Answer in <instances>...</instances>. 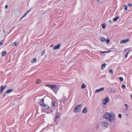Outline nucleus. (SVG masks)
<instances>
[{"instance_id":"obj_1","label":"nucleus","mask_w":132,"mask_h":132,"mask_svg":"<svg viewBox=\"0 0 132 132\" xmlns=\"http://www.w3.org/2000/svg\"><path fill=\"white\" fill-rule=\"evenodd\" d=\"M103 117L105 119H108L110 122H112L115 121V116L113 112L110 113L106 112L103 116Z\"/></svg>"},{"instance_id":"obj_2","label":"nucleus","mask_w":132,"mask_h":132,"mask_svg":"<svg viewBox=\"0 0 132 132\" xmlns=\"http://www.w3.org/2000/svg\"><path fill=\"white\" fill-rule=\"evenodd\" d=\"M60 118V116L59 117L58 115H55V117L54 119V125H56L59 122Z\"/></svg>"},{"instance_id":"obj_3","label":"nucleus","mask_w":132,"mask_h":132,"mask_svg":"<svg viewBox=\"0 0 132 132\" xmlns=\"http://www.w3.org/2000/svg\"><path fill=\"white\" fill-rule=\"evenodd\" d=\"M45 86L48 87L50 89H53L54 88H57V86L56 85H51L50 84H46Z\"/></svg>"},{"instance_id":"obj_4","label":"nucleus","mask_w":132,"mask_h":132,"mask_svg":"<svg viewBox=\"0 0 132 132\" xmlns=\"http://www.w3.org/2000/svg\"><path fill=\"white\" fill-rule=\"evenodd\" d=\"M7 87L6 85H5L4 86L3 85H2L0 89V94H1L3 92L4 90Z\"/></svg>"},{"instance_id":"obj_5","label":"nucleus","mask_w":132,"mask_h":132,"mask_svg":"<svg viewBox=\"0 0 132 132\" xmlns=\"http://www.w3.org/2000/svg\"><path fill=\"white\" fill-rule=\"evenodd\" d=\"M109 101V98L108 97H106L103 100V104L104 105H105L107 104Z\"/></svg>"},{"instance_id":"obj_6","label":"nucleus","mask_w":132,"mask_h":132,"mask_svg":"<svg viewBox=\"0 0 132 132\" xmlns=\"http://www.w3.org/2000/svg\"><path fill=\"white\" fill-rule=\"evenodd\" d=\"M67 100L66 97L64 95L62 97L59 99V102L62 103L64 101H66Z\"/></svg>"},{"instance_id":"obj_7","label":"nucleus","mask_w":132,"mask_h":132,"mask_svg":"<svg viewBox=\"0 0 132 132\" xmlns=\"http://www.w3.org/2000/svg\"><path fill=\"white\" fill-rule=\"evenodd\" d=\"M81 106V104L77 105L75 108L74 111L77 112H79V111L78 110L80 108Z\"/></svg>"},{"instance_id":"obj_8","label":"nucleus","mask_w":132,"mask_h":132,"mask_svg":"<svg viewBox=\"0 0 132 132\" xmlns=\"http://www.w3.org/2000/svg\"><path fill=\"white\" fill-rule=\"evenodd\" d=\"M61 44L60 43L58 44L56 46H54L53 47V49L54 50L59 49L60 48V46H61Z\"/></svg>"},{"instance_id":"obj_9","label":"nucleus","mask_w":132,"mask_h":132,"mask_svg":"<svg viewBox=\"0 0 132 132\" xmlns=\"http://www.w3.org/2000/svg\"><path fill=\"white\" fill-rule=\"evenodd\" d=\"M129 39L128 38H126L125 39H123L121 40L120 41V43L122 44L123 43H125L126 42H129Z\"/></svg>"},{"instance_id":"obj_10","label":"nucleus","mask_w":132,"mask_h":132,"mask_svg":"<svg viewBox=\"0 0 132 132\" xmlns=\"http://www.w3.org/2000/svg\"><path fill=\"white\" fill-rule=\"evenodd\" d=\"M104 87H102L101 88L96 90L95 92L97 93L102 91L104 89Z\"/></svg>"},{"instance_id":"obj_11","label":"nucleus","mask_w":132,"mask_h":132,"mask_svg":"<svg viewBox=\"0 0 132 132\" xmlns=\"http://www.w3.org/2000/svg\"><path fill=\"white\" fill-rule=\"evenodd\" d=\"M45 97H43L40 101V105L41 106H43L44 104V98Z\"/></svg>"},{"instance_id":"obj_12","label":"nucleus","mask_w":132,"mask_h":132,"mask_svg":"<svg viewBox=\"0 0 132 132\" xmlns=\"http://www.w3.org/2000/svg\"><path fill=\"white\" fill-rule=\"evenodd\" d=\"M102 126L105 127H108L109 125V123L108 122H103L102 123Z\"/></svg>"},{"instance_id":"obj_13","label":"nucleus","mask_w":132,"mask_h":132,"mask_svg":"<svg viewBox=\"0 0 132 132\" xmlns=\"http://www.w3.org/2000/svg\"><path fill=\"white\" fill-rule=\"evenodd\" d=\"M87 112V108L86 107H85L83 109L82 111V113H85Z\"/></svg>"},{"instance_id":"obj_14","label":"nucleus","mask_w":132,"mask_h":132,"mask_svg":"<svg viewBox=\"0 0 132 132\" xmlns=\"http://www.w3.org/2000/svg\"><path fill=\"white\" fill-rule=\"evenodd\" d=\"M42 106L44 108V109L45 110L48 109L50 108V107L49 106H48L47 105L45 104H44V105H43Z\"/></svg>"},{"instance_id":"obj_15","label":"nucleus","mask_w":132,"mask_h":132,"mask_svg":"<svg viewBox=\"0 0 132 132\" xmlns=\"http://www.w3.org/2000/svg\"><path fill=\"white\" fill-rule=\"evenodd\" d=\"M7 52L6 51H3L1 53V56L2 57L5 56Z\"/></svg>"},{"instance_id":"obj_16","label":"nucleus","mask_w":132,"mask_h":132,"mask_svg":"<svg viewBox=\"0 0 132 132\" xmlns=\"http://www.w3.org/2000/svg\"><path fill=\"white\" fill-rule=\"evenodd\" d=\"M106 65V64L105 63H104L102 64L101 65V69L103 70L105 67Z\"/></svg>"},{"instance_id":"obj_17","label":"nucleus","mask_w":132,"mask_h":132,"mask_svg":"<svg viewBox=\"0 0 132 132\" xmlns=\"http://www.w3.org/2000/svg\"><path fill=\"white\" fill-rule=\"evenodd\" d=\"M119 18H120L119 16H117L114 18L113 19V20L115 22L118 19H119Z\"/></svg>"},{"instance_id":"obj_18","label":"nucleus","mask_w":132,"mask_h":132,"mask_svg":"<svg viewBox=\"0 0 132 132\" xmlns=\"http://www.w3.org/2000/svg\"><path fill=\"white\" fill-rule=\"evenodd\" d=\"M13 90V89H10L8 90L6 92V93L7 94L9 93H11L12 91Z\"/></svg>"},{"instance_id":"obj_19","label":"nucleus","mask_w":132,"mask_h":132,"mask_svg":"<svg viewBox=\"0 0 132 132\" xmlns=\"http://www.w3.org/2000/svg\"><path fill=\"white\" fill-rule=\"evenodd\" d=\"M100 40L102 42H104L105 41V39L104 37H101L100 38Z\"/></svg>"},{"instance_id":"obj_20","label":"nucleus","mask_w":132,"mask_h":132,"mask_svg":"<svg viewBox=\"0 0 132 132\" xmlns=\"http://www.w3.org/2000/svg\"><path fill=\"white\" fill-rule=\"evenodd\" d=\"M106 27V24L105 23H103L102 25V27L103 29H105Z\"/></svg>"},{"instance_id":"obj_21","label":"nucleus","mask_w":132,"mask_h":132,"mask_svg":"<svg viewBox=\"0 0 132 132\" xmlns=\"http://www.w3.org/2000/svg\"><path fill=\"white\" fill-rule=\"evenodd\" d=\"M56 94L57 93V90L56 89V88H54V89H51Z\"/></svg>"},{"instance_id":"obj_22","label":"nucleus","mask_w":132,"mask_h":132,"mask_svg":"<svg viewBox=\"0 0 132 132\" xmlns=\"http://www.w3.org/2000/svg\"><path fill=\"white\" fill-rule=\"evenodd\" d=\"M37 60V59L36 58H34L31 61V62L32 63H34L36 62Z\"/></svg>"},{"instance_id":"obj_23","label":"nucleus","mask_w":132,"mask_h":132,"mask_svg":"<svg viewBox=\"0 0 132 132\" xmlns=\"http://www.w3.org/2000/svg\"><path fill=\"white\" fill-rule=\"evenodd\" d=\"M86 87V85L84 84H82L81 86V88L82 89H84Z\"/></svg>"},{"instance_id":"obj_24","label":"nucleus","mask_w":132,"mask_h":132,"mask_svg":"<svg viewBox=\"0 0 132 132\" xmlns=\"http://www.w3.org/2000/svg\"><path fill=\"white\" fill-rule=\"evenodd\" d=\"M125 10L126 11L127 10L128 7L126 5H124L123 6Z\"/></svg>"},{"instance_id":"obj_25","label":"nucleus","mask_w":132,"mask_h":132,"mask_svg":"<svg viewBox=\"0 0 132 132\" xmlns=\"http://www.w3.org/2000/svg\"><path fill=\"white\" fill-rule=\"evenodd\" d=\"M105 40L107 43H109L110 42V40L108 38H107L105 39Z\"/></svg>"},{"instance_id":"obj_26","label":"nucleus","mask_w":132,"mask_h":132,"mask_svg":"<svg viewBox=\"0 0 132 132\" xmlns=\"http://www.w3.org/2000/svg\"><path fill=\"white\" fill-rule=\"evenodd\" d=\"M125 107H126V110H127L128 109L129 106L127 105V104H125Z\"/></svg>"},{"instance_id":"obj_27","label":"nucleus","mask_w":132,"mask_h":132,"mask_svg":"<svg viewBox=\"0 0 132 132\" xmlns=\"http://www.w3.org/2000/svg\"><path fill=\"white\" fill-rule=\"evenodd\" d=\"M109 72L111 73V74H113V70H112V69H110L109 71Z\"/></svg>"},{"instance_id":"obj_28","label":"nucleus","mask_w":132,"mask_h":132,"mask_svg":"<svg viewBox=\"0 0 132 132\" xmlns=\"http://www.w3.org/2000/svg\"><path fill=\"white\" fill-rule=\"evenodd\" d=\"M41 82V81L40 80H38L36 81V82L38 84H40Z\"/></svg>"},{"instance_id":"obj_29","label":"nucleus","mask_w":132,"mask_h":132,"mask_svg":"<svg viewBox=\"0 0 132 132\" xmlns=\"http://www.w3.org/2000/svg\"><path fill=\"white\" fill-rule=\"evenodd\" d=\"M55 103L56 102L55 101H52V105L54 106H55Z\"/></svg>"},{"instance_id":"obj_30","label":"nucleus","mask_w":132,"mask_h":132,"mask_svg":"<svg viewBox=\"0 0 132 132\" xmlns=\"http://www.w3.org/2000/svg\"><path fill=\"white\" fill-rule=\"evenodd\" d=\"M122 87L123 88L125 89L126 88L125 85L124 84H122Z\"/></svg>"},{"instance_id":"obj_31","label":"nucleus","mask_w":132,"mask_h":132,"mask_svg":"<svg viewBox=\"0 0 132 132\" xmlns=\"http://www.w3.org/2000/svg\"><path fill=\"white\" fill-rule=\"evenodd\" d=\"M60 114L61 113H59V112H56V115H58L59 117H60Z\"/></svg>"},{"instance_id":"obj_32","label":"nucleus","mask_w":132,"mask_h":132,"mask_svg":"<svg viewBox=\"0 0 132 132\" xmlns=\"http://www.w3.org/2000/svg\"><path fill=\"white\" fill-rule=\"evenodd\" d=\"M119 79L121 81H122L123 80V78L122 77H120Z\"/></svg>"},{"instance_id":"obj_33","label":"nucleus","mask_w":132,"mask_h":132,"mask_svg":"<svg viewBox=\"0 0 132 132\" xmlns=\"http://www.w3.org/2000/svg\"><path fill=\"white\" fill-rule=\"evenodd\" d=\"M129 51H128L127 52V53H126V55H125V57H126V58H127V56H128V53H129Z\"/></svg>"},{"instance_id":"obj_34","label":"nucleus","mask_w":132,"mask_h":132,"mask_svg":"<svg viewBox=\"0 0 132 132\" xmlns=\"http://www.w3.org/2000/svg\"><path fill=\"white\" fill-rule=\"evenodd\" d=\"M17 43H16L14 42L13 44L12 45L13 46H15L16 45Z\"/></svg>"},{"instance_id":"obj_35","label":"nucleus","mask_w":132,"mask_h":132,"mask_svg":"<svg viewBox=\"0 0 132 132\" xmlns=\"http://www.w3.org/2000/svg\"><path fill=\"white\" fill-rule=\"evenodd\" d=\"M128 5L130 7H132V4L131 3H129L128 4Z\"/></svg>"},{"instance_id":"obj_36","label":"nucleus","mask_w":132,"mask_h":132,"mask_svg":"<svg viewBox=\"0 0 132 132\" xmlns=\"http://www.w3.org/2000/svg\"><path fill=\"white\" fill-rule=\"evenodd\" d=\"M112 51H111V50H109V51H105V53H110V52H111Z\"/></svg>"},{"instance_id":"obj_37","label":"nucleus","mask_w":132,"mask_h":132,"mask_svg":"<svg viewBox=\"0 0 132 132\" xmlns=\"http://www.w3.org/2000/svg\"><path fill=\"white\" fill-rule=\"evenodd\" d=\"M6 94H7V93H6V92H5L4 94H3V98H4V97L6 96Z\"/></svg>"},{"instance_id":"obj_38","label":"nucleus","mask_w":132,"mask_h":132,"mask_svg":"<svg viewBox=\"0 0 132 132\" xmlns=\"http://www.w3.org/2000/svg\"><path fill=\"white\" fill-rule=\"evenodd\" d=\"M118 117L119 118H121L122 117V115L121 114L119 113L118 114Z\"/></svg>"},{"instance_id":"obj_39","label":"nucleus","mask_w":132,"mask_h":132,"mask_svg":"<svg viewBox=\"0 0 132 132\" xmlns=\"http://www.w3.org/2000/svg\"><path fill=\"white\" fill-rule=\"evenodd\" d=\"M31 10V8L30 10L27 11L26 12L28 14L29 13L30 11Z\"/></svg>"},{"instance_id":"obj_40","label":"nucleus","mask_w":132,"mask_h":132,"mask_svg":"<svg viewBox=\"0 0 132 132\" xmlns=\"http://www.w3.org/2000/svg\"><path fill=\"white\" fill-rule=\"evenodd\" d=\"M28 14L26 12L24 14V15L23 16L24 17L25 16H26Z\"/></svg>"},{"instance_id":"obj_41","label":"nucleus","mask_w":132,"mask_h":132,"mask_svg":"<svg viewBox=\"0 0 132 132\" xmlns=\"http://www.w3.org/2000/svg\"><path fill=\"white\" fill-rule=\"evenodd\" d=\"M109 22L110 23H112V20H109Z\"/></svg>"},{"instance_id":"obj_42","label":"nucleus","mask_w":132,"mask_h":132,"mask_svg":"<svg viewBox=\"0 0 132 132\" xmlns=\"http://www.w3.org/2000/svg\"><path fill=\"white\" fill-rule=\"evenodd\" d=\"M8 7V5H6L5 6V8L6 9H7Z\"/></svg>"},{"instance_id":"obj_43","label":"nucleus","mask_w":132,"mask_h":132,"mask_svg":"<svg viewBox=\"0 0 132 132\" xmlns=\"http://www.w3.org/2000/svg\"><path fill=\"white\" fill-rule=\"evenodd\" d=\"M3 44V42H0V46L2 45Z\"/></svg>"},{"instance_id":"obj_44","label":"nucleus","mask_w":132,"mask_h":132,"mask_svg":"<svg viewBox=\"0 0 132 132\" xmlns=\"http://www.w3.org/2000/svg\"><path fill=\"white\" fill-rule=\"evenodd\" d=\"M100 53H102V54H103V53H105V51L103 52V51H100Z\"/></svg>"},{"instance_id":"obj_45","label":"nucleus","mask_w":132,"mask_h":132,"mask_svg":"<svg viewBox=\"0 0 132 132\" xmlns=\"http://www.w3.org/2000/svg\"><path fill=\"white\" fill-rule=\"evenodd\" d=\"M24 17H23V16H22L20 19V21H21V20L23 18H24Z\"/></svg>"},{"instance_id":"obj_46","label":"nucleus","mask_w":132,"mask_h":132,"mask_svg":"<svg viewBox=\"0 0 132 132\" xmlns=\"http://www.w3.org/2000/svg\"><path fill=\"white\" fill-rule=\"evenodd\" d=\"M45 50H44L43 51V52L42 53H43V54H44L45 53Z\"/></svg>"},{"instance_id":"obj_47","label":"nucleus","mask_w":132,"mask_h":132,"mask_svg":"<svg viewBox=\"0 0 132 132\" xmlns=\"http://www.w3.org/2000/svg\"><path fill=\"white\" fill-rule=\"evenodd\" d=\"M51 111H50V112H47V113H51Z\"/></svg>"},{"instance_id":"obj_48","label":"nucleus","mask_w":132,"mask_h":132,"mask_svg":"<svg viewBox=\"0 0 132 132\" xmlns=\"http://www.w3.org/2000/svg\"><path fill=\"white\" fill-rule=\"evenodd\" d=\"M44 130V129L43 128V129L42 130L40 131V132L42 131L43 130Z\"/></svg>"},{"instance_id":"obj_49","label":"nucleus","mask_w":132,"mask_h":132,"mask_svg":"<svg viewBox=\"0 0 132 132\" xmlns=\"http://www.w3.org/2000/svg\"><path fill=\"white\" fill-rule=\"evenodd\" d=\"M44 54H43V53L41 54V55L42 56L43 55H44Z\"/></svg>"},{"instance_id":"obj_50","label":"nucleus","mask_w":132,"mask_h":132,"mask_svg":"<svg viewBox=\"0 0 132 132\" xmlns=\"http://www.w3.org/2000/svg\"><path fill=\"white\" fill-rule=\"evenodd\" d=\"M126 115V116H128V114H127Z\"/></svg>"},{"instance_id":"obj_51","label":"nucleus","mask_w":132,"mask_h":132,"mask_svg":"<svg viewBox=\"0 0 132 132\" xmlns=\"http://www.w3.org/2000/svg\"><path fill=\"white\" fill-rule=\"evenodd\" d=\"M98 128V126H97V129Z\"/></svg>"},{"instance_id":"obj_52","label":"nucleus","mask_w":132,"mask_h":132,"mask_svg":"<svg viewBox=\"0 0 132 132\" xmlns=\"http://www.w3.org/2000/svg\"><path fill=\"white\" fill-rule=\"evenodd\" d=\"M131 97L132 98V94L131 95Z\"/></svg>"}]
</instances>
